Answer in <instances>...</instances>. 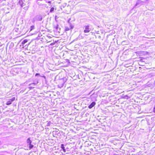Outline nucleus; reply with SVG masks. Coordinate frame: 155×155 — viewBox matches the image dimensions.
<instances>
[{"label": "nucleus", "mask_w": 155, "mask_h": 155, "mask_svg": "<svg viewBox=\"0 0 155 155\" xmlns=\"http://www.w3.org/2000/svg\"><path fill=\"white\" fill-rule=\"evenodd\" d=\"M96 104V103L94 102H93L88 107L89 109L92 108Z\"/></svg>", "instance_id": "6e6552de"}, {"label": "nucleus", "mask_w": 155, "mask_h": 155, "mask_svg": "<svg viewBox=\"0 0 155 155\" xmlns=\"http://www.w3.org/2000/svg\"><path fill=\"white\" fill-rule=\"evenodd\" d=\"M27 0H19L18 3L21 8H23L24 10L27 11L28 9L30 2Z\"/></svg>", "instance_id": "f257e3e1"}, {"label": "nucleus", "mask_w": 155, "mask_h": 155, "mask_svg": "<svg viewBox=\"0 0 155 155\" xmlns=\"http://www.w3.org/2000/svg\"><path fill=\"white\" fill-rule=\"evenodd\" d=\"M47 123V126H49L50 125L51 122L50 121H48Z\"/></svg>", "instance_id": "6ab92c4d"}, {"label": "nucleus", "mask_w": 155, "mask_h": 155, "mask_svg": "<svg viewBox=\"0 0 155 155\" xmlns=\"http://www.w3.org/2000/svg\"><path fill=\"white\" fill-rule=\"evenodd\" d=\"M1 144H2V143L1 142V141H0V145H1Z\"/></svg>", "instance_id": "cd10ccee"}, {"label": "nucleus", "mask_w": 155, "mask_h": 155, "mask_svg": "<svg viewBox=\"0 0 155 155\" xmlns=\"http://www.w3.org/2000/svg\"><path fill=\"white\" fill-rule=\"evenodd\" d=\"M42 15H38L35 16L33 19V21H41L42 20Z\"/></svg>", "instance_id": "f03ea898"}, {"label": "nucleus", "mask_w": 155, "mask_h": 155, "mask_svg": "<svg viewBox=\"0 0 155 155\" xmlns=\"http://www.w3.org/2000/svg\"><path fill=\"white\" fill-rule=\"evenodd\" d=\"M9 99L12 102L14 101L15 99V97H13L11 99Z\"/></svg>", "instance_id": "f3484780"}, {"label": "nucleus", "mask_w": 155, "mask_h": 155, "mask_svg": "<svg viewBox=\"0 0 155 155\" xmlns=\"http://www.w3.org/2000/svg\"><path fill=\"white\" fill-rule=\"evenodd\" d=\"M1 1V0H0V1Z\"/></svg>", "instance_id": "7c9ffc66"}, {"label": "nucleus", "mask_w": 155, "mask_h": 155, "mask_svg": "<svg viewBox=\"0 0 155 155\" xmlns=\"http://www.w3.org/2000/svg\"><path fill=\"white\" fill-rule=\"evenodd\" d=\"M52 133L54 137H57V136H59L60 135V132L58 130L53 131Z\"/></svg>", "instance_id": "20e7f679"}, {"label": "nucleus", "mask_w": 155, "mask_h": 155, "mask_svg": "<svg viewBox=\"0 0 155 155\" xmlns=\"http://www.w3.org/2000/svg\"><path fill=\"white\" fill-rule=\"evenodd\" d=\"M35 76H40L41 77L42 76H41L40 74H39V73H36L35 74Z\"/></svg>", "instance_id": "4be33fe9"}, {"label": "nucleus", "mask_w": 155, "mask_h": 155, "mask_svg": "<svg viewBox=\"0 0 155 155\" xmlns=\"http://www.w3.org/2000/svg\"><path fill=\"white\" fill-rule=\"evenodd\" d=\"M61 147L63 149L64 152H66V150L65 149L64 147V145L63 144H62L61 145Z\"/></svg>", "instance_id": "9d476101"}, {"label": "nucleus", "mask_w": 155, "mask_h": 155, "mask_svg": "<svg viewBox=\"0 0 155 155\" xmlns=\"http://www.w3.org/2000/svg\"><path fill=\"white\" fill-rule=\"evenodd\" d=\"M48 3H51V1H48Z\"/></svg>", "instance_id": "a878e982"}, {"label": "nucleus", "mask_w": 155, "mask_h": 155, "mask_svg": "<svg viewBox=\"0 0 155 155\" xmlns=\"http://www.w3.org/2000/svg\"><path fill=\"white\" fill-rule=\"evenodd\" d=\"M48 38H51V37L50 36H48Z\"/></svg>", "instance_id": "393cba45"}, {"label": "nucleus", "mask_w": 155, "mask_h": 155, "mask_svg": "<svg viewBox=\"0 0 155 155\" xmlns=\"http://www.w3.org/2000/svg\"><path fill=\"white\" fill-rule=\"evenodd\" d=\"M78 39H80V36H79L77 38L75 39H74V41H76L78 40Z\"/></svg>", "instance_id": "a211bd4d"}, {"label": "nucleus", "mask_w": 155, "mask_h": 155, "mask_svg": "<svg viewBox=\"0 0 155 155\" xmlns=\"http://www.w3.org/2000/svg\"><path fill=\"white\" fill-rule=\"evenodd\" d=\"M63 85H64V84H62V86H61V87H62L63 86Z\"/></svg>", "instance_id": "c85d7f7f"}, {"label": "nucleus", "mask_w": 155, "mask_h": 155, "mask_svg": "<svg viewBox=\"0 0 155 155\" xmlns=\"http://www.w3.org/2000/svg\"><path fill=\"white\" fill-rule=\"evenodd\" d=\"M26 142L28 144L27 145L29 146L30 149H31L33 147L34 145L31 144L32 141L31 140L30 137L28 138L26 140Z\"/></svg>", "instance_id": "7ed1b4c3"}, {"label": "nucleus", "mask_w": 155, "mask_h": 155, "mask_svg": "<svg viewBox=\"0 0 155 155\" xmlns=\"http://www.w3.org/2000/svg\"><path fill=\"white\" fill-rule=\"evenodd\" d=\"M28 41V40L27 39H25L24 40L21 42V45L22 46H24L25 44Z\"/></svg>", "instance_id": "1a4fd4ad"}, {"label": "nucleus", "mask_w": 155, "mask_h": 155, "mask_svg": "<svg viewBox=\"0 0 155 155\" xmlns=\"http://www.w3.org/2000/svg\"><path fill=\"white\" fill-rule=\"evenodd\" d=\"M55 28L57 29V30H58V25H57L55 27Z\"/></svg>", "instance_id": "5701e85b"}, {"label": "nucleus", "mask_w": 155, "mask_h": 155, "mask_svg": "<svg viewBox=\"0 0 155 155\" xmlns=\"http://www.w3.org/2000/svg\"><path fill=\"white\" fill-rule=\"evenodd\" d=\"M43 77H44V78H45V76H43Z\"/></svg>", "instance_id": "c756f323"}, {"label": "nucleus", "mask_w": 155, "mask_h": 155, "mask_svg": "<svg viewBox=\"0 0 155 155\" xmlns=\"http://www.w3.org/2000/svg\"><path fill=\"white\" fill-rule=\"evenodd\" d=\"M12 102L9 99V100L7 101L6 104L7 105H9L12 104Z\"/></svg>", "instance_id": "f8f14e48"}, {"label": "nucleus", "mask_w": 155, "mask_h": 155, "mask_svg": "<svg viewBox=\"0 0 155 155\" xmlns=\"http://www.w3.org/2000/svg\"><path fill=\"white\" fill-rule=\"evenodd\" d=\"M69 30H70V28H69L67 27H65V30L66 31H69Z\"/></svg>", "instance_id": "aec40b11"}, {"label": "nucleus", "mask_w": 155, "mask_h": 155, "mask_svg": "<svg viewBox=\"0 0 155 155\" xmlns=\"http://www.w3.org/2000/svg\"><path fill=\"white\" fill-rule=\"evenodd\" d=\"M14 46V44L13 42H11L10 45H9V48H12Z\"/></svg>", "instance_id": "4468645a"}, {"label": "nucleus", "mask_w": 155, "mask_h": 155, "mask_svg": "<svg viewBox=\"0 0 155 155\" xmlns=\"http://www.w3.org/2000/svg\"><path fill=\"white\" fill-rule=\"evenodd\" d=\"M153 111L155 113V108H153Z\"/></svg>", "instance_id": "b1692460"}, {"label": "nucleus", "mask_w": 155, "mask_h": 155, "mask_svg": "<svg viewBox=\"0 0 155 155\" xmlns=\"http://www.w3.org/2000/svg\"><path fill=\"white\" fill-rule=\"evenodd\" d=\"M113 155H120L117 154H114Z\"/></svg>", "instance_id": "bb28decb"}, {"label": "nucleus", "mask_w": 155, "mask_h": 155, "mask_svg": "<svg viewBox=\"0 0 155 155\" xmlns=\"http://www.w3.org/2000/svg\"><path fill=\"white\" fill-rule=\"evenodd\" d=\"M54 7H52L51 8L50 10V12H51V13H52L53 12L54 10Z\"/></svg>", "instance_id": "2eb2a0df"}, {"label": "nucleus", "mask_w": 155, "mask_h": 155, "mask_svg": "<svg viewBox=\"0 0 155 155\" xmlns=\"http://www.w3.org/2000/svg\"><path fill=\"white\" fill-rule=\"evenodd\" d=\"M130 97L128 96L127 95H125L123 97V98L127 100V99H129L130 98Z\"/></svg>", "instance_id": "ddd939ff"}, {"label": "nucleus", "mask_w": 155, "mask_h": 155, "mask_svg": "<svg viewBox=\"0 0 155 155\" xmlns=\"http://www.w3.org/2000/svg\"><path fill=\"white\" fill-rule=\"evenodd\" d=\"M38 83V82H34L29 84V85L30 86L29 87V88L31 89L32 88H34L35 87L34 86H35Z\"/></svg>", "instance_id": "423d86ee"}, {"label": "nucleus", "mask_w": 155, "mask_h": 155, "mask_svg": "<svg viewBox=\"0 0 155 155\" xmlns=\"http://www.w3.org/2000/svg\"><path fill=\"white\" fill-rule=\"evenodd\" d=\"M142 2L140 0L137 1V3L136 5H135L134 7H135L137 6H138V7H139L141 5V4Z\"/></svg>", "instance_id": "0eeeda50"}, {"label": "nucleus", "mask_w": 155, "mask_h": 155, "mask_svg": "<svg viewBox=\"0 0 155 155\" xmlns=\"http://www.w3.org/2000/svg\"><path fill=\"white\" fill-rule=\"evenodd\" d=\"M34 28V26H33V25H32V26H31V29H30V31H31Z\"/></svg>", "instance_id": "412c9836"}, {"label": "nucleus", "mask_w": 155, "mask_h": 155, "mask_svg": "<svg viewBox=\"0 0 155 155\" xmlns=\"http://www.w3.org/2000/svg\"><path fill=\"white\" fill-rule=\"evenodd\" d=\"M84 28H85V29L84 30V32L85 33H88L90 31L89 25H85L84 26Z\"/></svg>", "instance_id": "39448f33"}, {"label": "nucleus", "mask_w": 155, "mask_h": 155, "mask_svg": "<svg viewBox=\"0 0 155 155\" xmlns=\"http://www.w3.org/2000/svg\"><path fill=\"white\" fill-rule=\"evenodd\" d=\"M70 20V19H69V20L68 21V22L70 24V28L72 29L74 27L73 25H71V23H70V22H69Z\"/></svg>", "instance_id": "9b49d317"}, {"label": "nucleus", "mask_w": 155, "mask_h": 155, "mask_svg": "<svg viewBox=\"0 0 155 155\" xmlns=\"http://www.w3.org/2000/svg\"><path fill=\"white\" fill-rule=\"evenodd\" d=\"M61 80H63L64 84V83L67 80V79L66 78H63L62 79H61Z\"/></svg>", "instance_id": "dca6fc26"}]
</instances>
